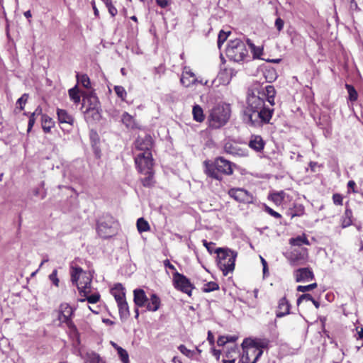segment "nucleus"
<instances>
[{
    "label": "nucleus",
    "instance_id": "obj_1",
    "mask_svg": "<svg viewBox=\"0 0 363 363\" xmlns=\"http://www.w3.org/2000/svg\"><path fill=\"white\" fill-rule=\"evenodd\" d=\"M259 90L249 91L244 116L247 123L254 128H260L271 123L274 109L265 104Z\"/></svg>",
    "mask_w": 363,
    "mask_h": 363
},
{
    "label": "nucleus",
    "instance_id": "obj_2",
    "mask_svg": "<svg viewBox=\"0 0 363 363\" xmlns=\"http://www.w3.org/2000/svg\"><path fill=\"white\" fill-rule=\"evenodd\" d=\"M204 174L209 178L222 182L224 177L231 176L234 173L236 164L225 159L217 157L213 160H206L203 162Z\"/></svg>",
    "mask_w": 363,
    "mask_h": 363
},
{
    "label": "nucleus",
    "instance_id": "obj_3",
    "mask_svg": "<svg viewBox=\"0 0 363 363\" xmlns=\"http://www.w3.org/2000/svg\"><path fill=\"white\" fill-rule=\"evenodd\" d=\"M134 162L138 172L144 175V177L140 179L143 186L147 188L152 187L155 181L154 179L155 171L153 169L154 160L152 152L138 154L134 158Z\"/></svg>",
    "mask_w": 363,
    "mask_h": 363
},
{
    "label": "nucleus",
    "instance_id": "obj_4",
    "mask_svg": "<svg viewBox=\"0 0 363 363\" xmlns=\"http://www.w3.org/2000/svg\"><path fill=\"white\" fill-rule=\"evenodd\" d=\"M231 109L229 104H218L210 111L208 116V126L213 129H218L224 126L230 120Z\"/></svg>",
    "mask_w": 363,
    "mask_h": 363
},
{
    "label": "nucleus",
    "instance_id": "obj_5",
    "mask_svg": "<svg viewBox=\"0 0 363 363\" xmlns=\"http://www.w3.org/2000/svg\"><path fill=\"white\" fill-rule=\"evenodd\" d=\"M214 252L217 254V264L222 271L223 276L233 273L235 269L238 252L228 248L223 247H218Z\"/></svg>",
    "mask_w": 363,
    "mask_h": 363
},
{
    "label": "nucleus",
    "instance_id": "obj_6",
    "mask_svg": "<svg viewBox=\"0 0 363 363\" xmlns=\"http://www.w3.org/2000/svg\"><path fill=\"white\" fill-rule=\"evenodd\" d=\"M71 281L75 284L81 296H86L91 292V277L80 267H71Z\"/></svg>",
    "mask_w": 363,
    "mask_h": 363
},
{
    "label": "nucleus",
    "instance_id": "obj_7",
    "mask_svg": "<svg viewBox=\"0 0 363 363\" xmlns=\"http://www.w3.org/2000/svg\"><path fill=\"white\" fill-rule=\"evenodd\" d=\"M227 56L235 62H240L247 57L248 50L240 39L236 38L228 43L226 48Z\"/></svg>",
    "mask_w": 363,
    "mask_h": 363
},
{
    "label": "nucleus",
    "instance_id": "obj_8",
    "mask_svg": "<svg viewBox=\"0 0 363 363\" xmlns=\"http://www.w3.org/2000/svg\"><path fill=\"white\" fill-rule=\"evenodd\" d=\"M116 224L114 218L110 214H104L97 222V233L104 239L113 237L116 234L114 227Z\"/></svg>",
    "mask_w": 363,
    "mask_h": 363
},
{
    "label": "nucleus",
    "instance_id": "obj_9",
    "mask_svg": "<svg viewBox=\"0 0 363 363\" xmlns=\"http://www.w3.org/2000/svg\"><path fill=\"white\" fill-rule=\"evenodd\" d=\"M74 311V309L68 303H62L60 306L58 319L60 322L67 325L71 334L77 336L79 335L78 330L72 321Z\"/></svg>",
    "mask_w": 363,
    "mask_h": 363
},
{
    "label": "nucleus",
    "instance_id": "obj_10",
    "mask_svg": "<svg viewBox=\"0 0 363 363\" xmlns=\"http://www.w3.org/2000/svg\"><path fill=\"white\" fill-rule=\"evenodd\" d=\"M172 282L174 287L189 296H191L192 289L194 288L190 280L184 274L174 272L172 274Z\"/></svg>",
    "mask_w": 363,
    "mask_h": 363
},
{
    "label": "nucleus",
    "instance_id": "obj_11",
    "mask_svg": "<svg viewBox=\"0 0 363 363\" xmlns=\"http://www.w3.org/2000/svg\"><path fill=\"white\" fill-rule=\"evenodd\" d=\"M243 353L241 356L240 361L242 363H256L263 354L262 350H259L255 347L250 343H242Z\"/></svg>",
    "mask_w": 363,
    "mask_h": 363
},
{
    "label": "nucleus",
    "instance_id": "obj_12",
    "mask_svg": "<svg viewBox=\"0 0 363 363\" xmlns=\"http://www.w3.org/2000/svg\"><path fill=\"white\" fill-rule=\"evenodd\" d=\"M228 195L235 201L245 204L254 203L255 197L252 193L244 188H230Z\"/></svg>",
    "mask_w": 363,
    "mask_h": 363
},
{
    "label": "nucleus",
    "instance_id": "obj_13",
    "mask_svg": "<svg viewBox=\"0 0 363 363\" xmlns=\"http://www.w3.org/2000/svg\"><path fill=\"white\" fill-rule=\"evenodd\" d=\"M288 259L292 266L305 264L308 259V249H294L289 253Z\"/></svg>",
    "mask_w": 363,
    "mask_h": 363
},
{
    "label": "nucleus",
    "instance_id": "obj_14",
    "mask_svg": "<svg viewBox=\"0 0 363 363\" xmlns=\"http://www.w3.org/2000/svg\"><path fill=\"white\" fill-rule=\"evenodd\" d=\"M154 145V141L150 135L146 134L145 136H139L135 142V147L136 150L142 151V152H152Z\"/></svg>",
    "mask_w": 363,
    "mask_h": 363
},
{
    "label": "nucleus",
    "instance_id": "obj_15",
    "mask_svg": "<svg viewBox=\"0 0 363 363\" xmlns=\"http://www.w3.org/2000/svg\"><path fill=\"white\" fill-rule=\"evenodd\" d=\"M181 84L185 87H189L198 82L195 74L189 67L185 66L183 69L180 78Z\"/></svg>",
    "mask_w": 363,
    "mask_h": 363
},
{
    "label": "nucleus",
    "instance_id": "obj_16",
    "mask_svg": "<svg viewBox=\"0 0 363 363\" xmlns=\"http://www.w3.org/2000/svg\"><path fill=\"white\" fill-rule=\"evenodd\" d=\"M294 276L296 282L306 281L314 279L313 271L308 267L299 268L294 271Z\"/></svg>",
    "mask_w": 363,
    "mask_h": 363
},
{
    "label": "nucleus",
    "instance_id": "obj_17",
    "mask_svg": "<svg viewBox=\"0 0 363 363\" xmlns=\"http://www.w3.org/2000/svg\"><path fill=\"white\" fill-rule=\"evenodd\" d=\"M248 146L254 151L261 152L264 148L265 142L261 135H252L249 140Z\"/></svg>",
    "mask_w": 363,
    "mask_h": 363
},
{
    "label": "nucleus",
    "instance_id": "obj_18",
    "mask_svg": "<svg viewBox=\"0 0 363 363\" xmlns=\"http://www.w3.org/2000/svg\"><path fill=\"white\" fill-rule=\"evenodd\" d=\"M291 305L286 297L281 298L278 303L276 311V316L277 318L284 317L290 313Z\"/></svg>",
    "mask_w": 363,
    "mask_h": 363
},
{
    "label": "nucleus",
    "instance_id": "obj_19",
    "mask_svg": "<svg viewBox=\"0 0 363 363\" xmlns=\"http://www.w3.org/2000/svg\"><path fill=\"white\" fill-rule=\"evenodd\" d=\"M133 301L137 307L146 306L148 298L143 289H137L133 291Z\"/></svg>",
    "mask_w": 363,
    "mask_h": 363
},
{
    "label": "nucleus",
    "instance_id": "obj_20",
    "mask_svg": "<svg viewBox=\"0 0 363 363\" xmlns=\"http://www.w3.org/2000/svg\"><path fill=\"white\" fill-rule=\"evenodd\" d=\"M260 95L264 99L266 98L267 101L273 106L274 105V99L276 96V90L272 85H267L264 89L260 91Z\"/></svg>",
    "mask_w": 363,
    "mask_h": 363
},
{
    "label": "nucleus",
    "instance_id": "obj_21",
    "mask_svg": "<svg viewBox=\"0 0 363 363\" xmlns=\"http://www.w3.org/2000/svg\"><path fill=\"white\" fill-rule=\"evenodd\" d=\"M250 343L255 347L257 348L259 350H262L264 349H268L269 346L270 341L267 338H256L254 340L251 339H245L244 340V344Z\"/></svg>",
    "mask_w": 363,
    "mask_h": 363
},
{
    "label": "nucleus",
    "instance_id": "obj_22",
    "mask_svg": "<svg viewBox=\"0 0 363 363\" xmlns=\"http://www.w3.org/2000/svg\"><path fill=\"white\" fill-rule=\"evenodd\" d=\"M111 294L114 297L116 301H120L125 299V289L123 286L120 284H116L111 289Z\"/></svg>",
    "mask_w": 363,
    "mask_h": 363
},
{
    "label": "nucleus",
    "instance_id": "obj_23",
    "mask_svg": "<svg viewBox=\"0 0 363 363\" xmlns=\"http://www.w3.org/2000/svg\"><path fill=\"white\" fill-rule=\"evenodd\" d=\"M100 103L98 97L94 95L88 96L84 99V104L82 108H85V110H91L92 108H99Z\"/></svg>",
    "mask_w": 363,
    "mask_h": 363
},
{
    "label": "nucleus",
    "instance_id": "obj_24",
    "mask_svg": "<svg viewBox=\"0 0 363 363\" xmlns=\"http://www.w3.org/2000/svg\"><path fill=\"white\" fill-rule=\"evenodd\" d=\"M57 115L59 123L73 125L74 118L65 109L57 108Z\"/></svg>",
    "mask_w": 363,
    "mask_h": 363
},
{
    "label": "nucleus",
    "instance_id": "obj_25",
    "mask_svg": "<svg viewBox=\"0 0 363 363\" xmlns=\"http://www.w3.org/2000/svg\"><path fill=\"white\" fill-rule=\"evenodd\" d=\"M116 303L121 319H127L130 316V310L126 298Z\"/></svg>",
    "mask_w": 363,
    "mask_h": 363
},
{
    "label": "nucleus",
    "instance_id": "obj_26",
    "mask_svg": "<svg viewBox=\"0 0 363 363\" xmlns=\"http://www.w3.org/2000/svg\"><path fill=\"white\" fill-rule=\"evenodd\" d=\"M160 298L156 294H152L150 300L148 299L146 303L147 311L152 312L157 311L160 308Z\"/></svg>",
    "mask_w": 363,
    "mask_h": 363
},
{
    "label": "nucleus",
    "instance_id": "obj_27",
    "mask_svg": "<svg viewBox=\"0 0 363 363\" xmlns=\"http://www.w3.org/2000/svg\"><path fill=\"white\" fill-rule=\"evenodd\" d=\"M286 213L288 216H291V218L301 217L305 214V208L302 204L294 203L293 207L290 208Z\"/></svg>",
    "mask_w": 363,
    "mask_h": 363
},
{
    "label": "nucleus",
    "instance_id": "obj_28",
    "mask_svg": "<svg viewBox=\"0 0 363 363\" xmlns=\"http://www.w3.org/2000/svg\"><path fill=\"white\" fill-rule=\"evenodd\" d=\"M239 356V347L237 345H235L225 353V357L228 359H223L222 363H235V360Z\"/></svg>",
    "mask_w": 363,
    "mask_h": 363
},
{
    "label": "nucleus",
    "instance_id": "obj_29",
    "mask_svg": "<svg viewBox=\"0 0 363 363\" xmlns=\"http://www.w3.org/2000/svg\"><path fill=\"white\" fill-rule=\"evenodd\" d=\"M42 128L45 133H49L55 125V122L49 116L43 114L41 117Z\"/></svg>",
    "mask_w": 363,
    "mask_h": 363
},
{
    "label": "nucleus",
    "instance_id": "obj_30",
    "mask_svg": "<svg viewBox=\"0 0 363 363\" xmlns=\"http://www.w3.org/2000/svg\"><path fill=\"white\" fill-rule=\"evenodd\" d=\"M289 242L291 246H298V247H301L303 245H311V243L305 233H303L301 235H298L296 238H290Z\"/></svg>",
    "mask_w": 363,
    "mask_h": 363
},
{
    "label": "nucleus",
    "instance_id": "obj_31",
    "mask_svg": "<svg viewBox=\"0 0 363 363\" xmlns=\"http://www.w3.org/2000/svg\"><path fill=\"white\" fill-rule=\"evenodd\" d=\"M341 227L342 228L350 226L352 224V211L349 207L345 208L343 216L341 218Z\"/></svg>",
    "mask_w": 363,
    "mask_h": 363
},
{
    "label": "nucleus",
    "instance_id": "obj_32",
    "mask_svg": "<svg viewBox=\"0 0 363 363\" xmlns=\"http://www.w3.org/2000/svg\"><path fill=\"white\" fill-rule=\"evenodd\" d=\"M99 109V108H92L91 110H84V113L86 120L88 122L99 120L101 116Z\"/></svg>",
    "mask_w": 363,
    "mask_h": 363
},
{
    "label": "nucleus",
    "instance_id": "obj_33",
    "mask_svg": "<svg viewBox=\"0 0 363 363\" xmlns=\"http://www.w3.org/2000/svg\"><path fill=\"white\" fill-rule=\"evenodd\" d=\"M286 196V194L284 191L279 192H274L269 196V199L271 200L277 206H279L282 203Z\"/></svg>",
    "mask_w": 363,
    "mask_h": 363
},
{
    "label": "nucleus",
    "instance_id": "obj_34",
    "mask_svg": "<svg viewBox=\"0 0 363 363\" xmlns=\"http://www.w3.org/2000/svg\"><path fill=\"white\" fill-rule=\"evenodd\" d=\"M192 114L194 119L197 122H203L205 119L203 109L199 105L194 106Z\"/></svg>",
    "mask_w": 363,
    "mask_h": 363
},
{
    "label": "nucleus",
    "instance_id": "obj_35",
    "mask_svg": "<svg viewBox=\"0 0 363 363\" xmlns=\"http://www.w3.org/2000/svg\"><path fill=\"white\" fill-rule=\"evenodd\" d=\"M77 83H80L84 88L89 89L91 87V82L86 74H79L76 75Z\"/></svg>",
    "mask_w": 363,
    "mask_h": 363
},
{
    "label": "nucleus",
    "instance_id": "obj_36",
    "mask_svg": "<svg viewBox=\"0 0 363 363\" xmlns=\"http://www.w3.org/2000/svg\"><path fill=\"white\" fill-rule=\"evenodd\" d=\"M224 150L226 153L230 154L233 155H240V149L238 147V145L233 144V143L228 142L224 145Z\"/></svg>",
    "mask_w": 363,
    "mask_h": 363
},
{
    "label": "nucleus",
    "instance_id": "obj_37",
    "mask_svg": "<svg viewBox=\"0 0 363 363\" xmlns=\"http://www.w3.org/2000/svg\"><path fill=\"white\" fill-rule=\"evenodd\" d=\"M136 224L139 233L147 232L150 230L148 222L143 218H138Z\"/></svg>",
    "mask_w": 363,
    "mask_h": 363
},
{
    "label": "nucleus",
    "instance_id": "obj_38",
    "mask_svg": "<svg viewBox=\"0 0 363 363\" xmlns=\"http://www.w3.org/2000/svg\"><path fill=\"white\" fill-rule=\"evenodd\" d=\"M69 96L70 99L74 103V104H79L80 102V95H79V90L78 89L77 85L74 86L73 88L69 89Z\"/></svg>",
    "mask_w": 363,
    "mask_h": 363
},
{
    "label": "nucleus",
    "instance_id": "obj_39",
    "mask_svg": "<svg viewBox=\"0 0 363 363\" xmlns=\"http://www.w3.org/2000/svg\"><path fill=\"white\" fill-rule=\"evenodd\" d=\"M86 363H106L100 355L96 352L87 354Z\"/></svg>",
    "mask_w": 363,
    "mask_h": 363
},
{
    "label": "nucleus",
    "instance_id": "obj_40",
    "mask_svg": "<svg viewBox=\"0 0 363 363\" xmlns=\"http://www.w3.org/2000/svg\"><path fill=\"white\" fill-rule=\"evenodd\" d=\"M28 94L25 93L17 100L15 111L18 110V112H20L24 109V106L28 101Z\"/></svg>",
    "mask_w": 363,
    "mask_h": 363
},
{
    "label": "nucleus",
    "instance_id": "obj_41",
    "mask_svg": "<svg viewBox=\"0 0 363 363\" xmlns=\"http://www.w3.org/2000/svg\"><path fill=\"white\" fill-rule=\"evenodd\" d=\"M345 88L347 90L348 94H349V100L350 101H355L357 100L358 98V94L356 91L354 86L351 84H346Z\"/></svg>",
    "mask_w": 363,
    "mask_h": 363
},
{
    "label": "nucleus",
    "instance_id": "obj_42",
    "mask_svg": "<svg viewBox=\"0 0 363 363\" xmlns=\"http://www.w3.org/2000/svg\"><path fill=\"white\" fill-rule=\"evenodd\" d=\"M219 289V285L215 281H209L204 284L202 287V291L209 293Z\"/></svg>",
    "mask_w": 363,
    "mask_h": 363
},
{
    "label": "nucleus",
    "instance_id": "obj_43",
    "mask_svg": "<svg viewBox=\"0 0 363 363\" xmlns=\"http://www.w3.org/2000/svg\"><path fill=\"white\" fill-rule=\"evenodd\" d=\"M247 43L251 49L254 58H259L263 53V48L255 46L250 40H247Z\"/></svg>",
    "mask_w": 363,
    "mask_h": 363
},
{
    "label": "nucleus",
    "instance_id": "obj_44",
    "mask_svg": "<svg viewBox=\"0 0 363 363\" xmlns=\"http://www.w3.org/2000/svg\"><path fill=\"white\" fill-rule=\"evenodd\" d=\"M84 296L86 298L80 299L79 301L83 302V301H87L89 303H96L99 301L100 298H101V296L99 293L94 294H91L89 296H88V294H86Z\"/></svg>",
    "mask_w": 363,
    "mask_h": 363
},
{
    "label": "nucleus",
    "instance_id": "obj_45",
    "mask_svg": "<svg viewBox=\"0 0 363 363\" xmlns=\"http://www.w3.org/2000/svg\"><path fill=\"white\" fill-rule=\"evenodd\" d=\"M117 352L123 363H129V356L128 352L121 347H117Z\"/></svg>",
    "mask_w": 363,
    "mask_h": 363
},
{
    "label": "nucleus",
    "instance_id": "obj_46",
    "mask_svg": "<svg viewBox=\"0 0 363 363\" xmlns=\"http://www.w3.org/2000/svg\"><path fill=\"white\" fill-rule=\"evenodd\" d=\"M113 89L118 97H119L122 101H125L127 92L123 86L117 85L114 86Z\"/></svg>",
    "mask_w": 363,
    "mask_h": 363
},
{
    "label": "nucleus",
    "instance_id": "obj_47",
    "mask_svg": "<svg viewBox=\"0 0 363 363\" xmlns=\"http://www.w3.org/2000/svg\"><path fill=\"white\" fill-rule=\"evenodd\" d=\"M106 5V8L108 9V13L112 17H114L118 13L117 9L114 6V5L112 3L111 0H107V1L104 2Z\"/></svg>",
    "mask_w": 363,
    "mask_h": 363
},
{
    "label": "nucleus",
    "instance_id": "obj_48",
    "mask_svg": "<svg viewBox=\"0 0 363 363\" xmlns=\"http://www.w3.org/2000/svg\"><path fill=\"white\" fill-rule=\"evenodd\" d=\"M121 120L127 127L132 126L134 122L133 116L127 112L123 113Z\"/></svg>",
    "mask_w": 363,
    "mask_h": 363
},
{
    "label": "nucleus",
    "instance_id": "obj_49",
    "mask_svg": "<svg viewBox=\"0 0 363 363\" xmlns=\"http://www.w3.org/2000/svg\"><path fill=\"white\" fill-rule=\"evenodd\" d=\"M57 269H55L49 275L50 281L57 287L59 286L60 279L57 277Z\"/></svg>",
    "mask_w": 363,
    "mask_h": 363
},
{
    "label": "nucleus",
    "instance_id": "obj_50",
    "mask_svg": "<svg viewBox=\"0 0 363 363\" xmlns=\"http://www.w3.org/2000/svg\"><path fill=\"white\" fill-rule=\"evenodd\" d=\"M264 211L275 218L279 219L282 218L281 215L279 213L274 211L272 208L267 206L266 204L264 205Z\"/></svg>",
    "mask_w": 363,
    "mask_h": 363
},
{
    "label": "nucleus",
    "instance_id": "obj_51",
    "mask_svg": "<svg viewBox=\"0 0 363 363\" xmlns=\"http://www.w3.org/2000/svg\"><path fill=\"white\" fill-rule=\"evenodd\" d=\"M38 109L35 112L32 113L29 116L27 133H30L35 123V115L37 114Z\"/></svg>",
    "mask_w": 363,
    "mask_h": 363
},
{
    "label": "nucleus",
    "instance_id": "obj_52",
    "mask_svg": "<svg viewBox=\"0 0 363 363\" xmlns=\"http://www.w3.org/2000/svg\"><path fill=\"white\" fill-rule=\"evenodd\" d=\"M317 287L316 283H313L311 284L307 285V286H301L299 285L297 286V291L300 292H306L311 291Z\"/></svg>",
    "mask_w": 363,
    "mask_h": 363
},
{
    "label": "nucleus",
    "instance_id": "obj_53",
    "mask_svg": "<svg viewBox=\"0 0 363 363\" xmlns=\"http://www.w3.org/2000/svg\"><path fill=\"white\" fill-rule=\"evenodd\" d=\"M178 350L180 351L181 353H182L184 355L188 357H191L194 354V351L187 349L184 345H180L178 347Z\"/></svg>",
    "mask_w": 363,
    "mask_h": 363
},
{
    "label": "nucleus",
    "instance_id": "obj_54",
    "mask_svg": "<svg viewBox=\"0 0 363 363\" xmlns=\"http://www.w3.org/2000/svg\"><path fill=\"white\" fill-rule=\"evenodd\" d=\"M333 201L335 205L342 206L343 204V196L338 193L333 194Z\"/></svg>",
    "mask_w": 363,
    "mask_h": 363
},
{
    "label": "nucleus",
    "instance_id": "obj_55",
    "mask_svg": "<svg viewBox=\"0 0 363 363\" xmlns=\"http://www.w3.org/2000/svg\"><path fill=\"white\" fill-rule=\"evenodd\" d=\"M230 33L228 32V33L224 32L223 30H220L218 37V45L220 46V44L223 43L228 38V35Z\"/></svg>",
    "mask_w": 363,
    "mask_h": 363
},
{
    "label": "nucleus",
    "instance_id": "obj_56",
    "mask_svg": "<svg viewBox=\"0 0 363 363\" xmlns=\"http://www.w3.org/2000/svg\"><path fill=\"white\" fill-rule=\"evenodd\" d=\"M313 296L309 294H302L297 299V305L298 306L304 300L311 301L313 300Z\"/></svg>",
    "mask_w": 363,
    "mask_h": 363
},
{
    "label": "nucleus",
    "instance_id": "obj_57",
    "mask_svg": "<svg viewBox=\"0 0 363 363\" xmlns=\"http://www.w3.org/2000/svg\"><path fill=\"white\" fill-rule=\"evenodd\" d=\"M347 1L349 2L350 9L351 11H359L360 10L355 0H347Z\"/></svg>",
    "mask_w": 363,
    "mask_h": 363
},
{
    "label": "nucleus",
    "instance_id": "obj_58",
    "mask_svg": "<svg viewBox=\"0 0 363 363\" xmlns=\"http://www.w3.org/2000/svg\"><path fill=\"white\" fill-rule=\"evenodd\" d=\"M284 21L283 19H281V18H277L275 21V27L277 28V29L278 30V31H281L283 28H284Z\"/></svg>",
    "mask_w": 363,
    "mask_h": 363
},
{
    "label": "nucleus",
    "instance_id": "obj_59",
    "mask_svg": "<svg viewBox=\"0 0 363 363\" xmlns=\"http://www.w3.org/2000/svg\"><path fill=\"white\" fill-rule=\"evenodd\" d=\"M355 337L357 340L363 339V327L362 326H357L356 327Z\"/></svg>",
    "mask_w": 363,
    "mask_h": 363
},
{
    "label": "nucleus",
    "instance_id": "obj_60",
    "mask_svg": "<svg viewBox=\"0 0 363 363\" xmlns=\"http://www.w3.org/2000/svg\"><path fill=\"white\" fill-rule=\"evenodd\" d=\"M156 3L162 9L167 8L170 4L169 0H156Z\"/></svg>",
    "mask_w": 363,
    "mask_h": 363
},
{
    "label": "nucleus",
    "instance_id": "obj_61",
    "mask_svg": "<svg viewBox=\"0 0 363 363\" xmlns=\"http://www.w3.org/2000/svg\"><path fill=\"white\" fill-rule=\"evenodd\" d=\"M207 340H208L210 345L213 347L214 344H215V338H214V336L211 330H209L208 332Z\"/></svg>",
    "mask_w": 363,
    "mask_h": 363
},
{
    "label": "nucleus",
    "instance_id": "obj_62",
    "mask_svg": "<svg viewBox=\"0 0 363 363\" xmlns=\"http://www.w3.org/2000/svg\"><path fill=\"white\" fill-rule=\"evenodd\" d=\"M163 264L166 268H168L171 270L177 272L175 267L169 262V260L168 259H166L165 260H164Z\"/></svg>",
    "mask_w": 363,
    "mask_h": 363
},
{
    "label": "nucleus",
    "instance_id": "obj_63",
    "mask_svg": "<svg viewBox=\"0 0 363 363\" xmlns=\"http://www.w3.org/2000/svg\"><path fill=\"white\" fill-rule=\"evenodd\" d=\"M227 339L225 335L220 336L217 340L218 345L220 347L224 346L227 343L225 341Z\"/></svg>",
    "mask_w": 363,
    "mask_h": 363
},
{
    "label": "nucleus",
    "instance_id": "obj_64",
    "mask_svg": "<svg viewBox=\"0 0 363 363\" xmlns=\"http://www.w3.org/2000/svg\"><path fill=\"white\" fill-rule=\"evenodd\" d=\"M347 187L351 189L353 193H357V191L355 189L356 183L353 180H350L347 183Z\"/></svg>",
    "mask_w": 363,
    "mask_h": 363
}]
</instances>
